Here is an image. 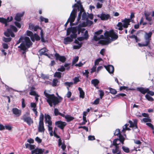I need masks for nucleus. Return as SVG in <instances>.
Masks as SVG:
<instances>
[{
  "instance_id": "1",
  "label": "nucleus",
  "mask_w": 154,
  "mask_h": 154,
  "mask_svg": "<svg viewBox=\"0 0 154 154\" xmlns=\"http://www.w3.org/2000/svg\"><path fill=\"white\" fill-rule=\"evenodd\" d=\"M44 93L46 97L45 99L47 102L51 107L53 106L54 107L58 105L63 100V98L60 96H58V97H57L53 94H49L47 92L46 90L44 91Z\"/></svg>"
},
{
  "instance_id": "2",
  "label": "nucleus",
  "mask_w": 154,
  "mask_h": 154,
  "mask_svg": "<svg viewBox=\"0 0 154 154\" xmlns=\"http://www.w3.org/2000/svg\"><path fill=\"white\" fill-rule=\"evenodd\" d=\"M104 35L106 39L105 40H100L99 42V43L103 45H108L112 41L117 39L118 37L117 33L112 30L106 31Z\"/></svg>"
},
{
  "instance_id": "3",
  "label": "nucleus",
  "mask_w": 154,
  "mask_h": 154,
  "mask_svg": "<svg viewBox=\"0 0 154 154\" xmlns=\"http://www.w3.org/2000/svg\"><path fill=\"white\" fill-rule=\"evenodd\" d=\"M21 42L20 45L18 47V48H21L22 50H24L25 45L27 48H29L32 45V42L30 41L29 37L26 36H21L15 45Z\"/></svg>"
},
{
  "instance_id": "4",
  "label": "nucleus",
  "mask_w": 154,
  "mask_h": 154,
  "mask_svg": "<svg viewBox=\"0 0 154 154\" xmlns=\"http://www.w3.org/2000/svg\"><path fill=\"white\" fill-rule=\"evenodd\" d=\"M152 33L151 32H149L147 33L145 32L144 35V38L145 41L142 43H139L138 44L139 46L142 47L148 46L149 43L150 41L151 40V37Z\"/></svg>"
},
{
  "instance_id": "5",
  "label": "nucleus",
  "mask_w": 154,
  "mask_h": 154,
  "mask_svg": "<svg viewBox=\"0 0 154 154\" xmlns=\"http://www.w3.org/2000/svg\"><path fill=\"white\" fill-rule=\"evenodd\" d=\"M45 122L46 124L48 125L47 126L48 127V130L49 132V134L51 136H53V131L52 125V122L51 120V118L48 114L45 115Z\"/></svg>"
},
{
  "instance_id": "6",
  "label": "nucleus",
  "mask_w": 154,
  "mask_h": 154,
  "mask_svg": "<svg viewBox=\"0 0 154 154\" xmlns=\"http://www.w3.org/2000/svg\"><path fill=\"white\" fill-rule=\"evenodd\" d=\"M77 3L75 4L74 5H73L72 7L73 8L74 7L76 8H74L73 9L76 10V13L77 12V10L80 11L77 19V22H79L81 19L82 14L84 11V9L83 8L80 1L77 2Z\"/></svg>"
},
{
  "instance_id": "7",
  "label": "nucleus",
  "mask_w": 154,
  "mask_h": 154,
  "mask_svg": "<svg viewBox=\"0 0 154 154\" xmlns=\"http://www.w3.org/2000/svg\"><path fill=\"white\" fill-rule=\"evenodd\" d=\"M130 19L125 18L124 20H122V22H119L117 25V26L118 27V29L119 30H122L123 28H127L128 26L130 25Z\"/></svg>"
},
{
  "instance_id": "8",
  "label": "nucleus",
  "mask_w": 154,
  "mask_h": 154,
  "mask_svg": "<svg viewBox=\"0 0 154 154\" xmlns=\"http://www.w3.org/2000/svg\"><path fill=\"white\" fill-rule=\"evenodd\" d=\"M85 30V29L82 27L80 25H79L77 27H72V32L70 35V36H72L73 38H75L77 36V32H78V34H79L80 33L82 34L83 33Z\"/></svg>"
},
{
  "instance_id": "9",
  "label": "nucleus",
  "mask_w": 154,
  "mask_h": 154,
  "mask_svg": "<svg viewBox=\"0 0 154 154\" xmlns=\"http://www.w3.org/2000/svg\"><path fill=\"white\" fill-rule=\"evenodd\" d=\"M125 138L123 136H119V138H117L114 139L113 141V145L115 146V148L118 151H120L119 150V143H117L118 141L120 140L122 144H124V141Z\"/></svg>"
},
{
  "instance_id": "10",
  "label": "nucleus",
  "mask_w": 154,
  "mask_h": 154,
  "mask_svg": "<svg viewBox=\"0 0 154 154\" xmlns=\"http://www.w3.org/2000/svg\"><path fill=\"white\" fill-rule=\"evenodd\" d=\"M76 16V10L75 9H73L68 19L67 22L65 23L64 26L66 27L69 22H70V24L72 23L75 20V17Z\"/></svg>"
},
{
  "instance_id": "11",
  "label": "nucleus",
  "mask_w": 154,
  "mask_h": 154,
  "mask_svg": "<svg viewBox=\"0 0 154 154\" xmlns=\"http://www.w3.org/2000/svg\"><path fill=\"white\" fill-rule=\"evenodd\" d=\"M102 29L100 30H99L95 32L94 34L95 35L94 36L93 39L95 41H97L101 39H103L104 38V36L103 35H101L99 36V35L101 34L103 32Z\"/></svg>"
},
{
  "instance_id": "12",
  "label": "nucleus",
  "mask_w": 154,
  "mask_h": 154,
  "mask_svg": "<svg viewBox=\"0 0 154 154\" xmlns=\"http://www.w3.org/2000/svg\"><path fill=\"white\" fill-rule=\"evenodd\" d=\"M13 19V18L12 16H11L10 17H8L6 19L3 17H0V22L4 24L5 26H6L8 25L7 23L11 21Z\"/></svg>"
},
{
  "instance_id": "13",
  "label": "nucleus",
  "mask_w": 154,
  "mask_h": 154,
  "mask_svg": "<svg viewBox=\"0 0 154 154\" xmlns=\"http://www.w3.org/2000/svg\"><path fill=\"white\" fill-rule=\"evenodd\" d=\"M98 17L100 18L102 20H106L110 18V15L108 14L102 13V14L97 15Z\"/></svg>"
},
{
  "instance_id": "14",
  "label": "nucleus",
  "mask_w": 154,
  "mask_h": 154,
  "mask_svg": "<svg viewBox=\"0 0 154 154\" xmlns=\"http://www.w3.org/2000/svg\"><path fill=\"white\" fill-rule=\"evenodd\" d=\"M55 125L57 127L62 130H63L66 125V123L65 122H63L61 121H58L55 122Z\"/></svg>"
},
{
  "instance_id": "15",
  "label": "nucleus",
  "mask_w": 154,
  "mask_h": 154,
  "mask_svg": "<svg viewBox=\"0 0 154 154\" xmlns=\"http://www.w3.org/2000/svg\"><path fill=\"white\" fill-rule=\"evenodd\" d=\"M21 119L26 122L29 126L33 123V120L30 117H27L25 115L23 116L22 118Z\"/></svg>"
},
{
  "instance_id": "16",
  "label": "nucleus",
  "mask_w": 154,
  "mask_h": 154,
  "mask_svg": "<svg viewBox=\"0 0 154 154\" xmlns=\"http://www.w3.org/2000/svg\"><path fill=\"white\" fill-rule=\"evenodd\" d=\"M29 29L34 31H37L38 29H41V27L38 25L35 26L33 24L30 23L29 26Z\"/></svg>"
},
{
  "instance_id": "17",
  "label": "nucleus",
  "mask_w": 154,
  "mask_h": 154,
  "mask_svg": "<svg viewBox=\"0 0 154 154\" xmlns=\"http://www.w3.org/2000/svg\"><path fill=\"white\" fill-rule=\"evenodd\" d=\"M54 56L56 57V60H59L60 61L64 63L66 60V57L63 56H60L58 53H56L54 54Z\"/></svg>"
},
{
  "instance_id": "18",
  "label": "nucleus",
  "mask_w": 154,
  "mask_h": 154,
  "mask_svg": "<svg viewBox=\"0 0 154 154\" xmlns=\"http://www.w3.org/2000/svg\"><path fill=\"white\" fill-rule=\"evenodd\" d=\"M137 120L136 119H134L133 122L129 120L128 122V123L130 125L129 127L131 128H137Z\"/></svg>"
},
{
  "instance_id": "19",
  "label": "nucleus",
  "mask_w": 154,
  "mask_h": 154,
  "mask_svg": "<svg viewBox=\"0 0 154 154\" xmlns=\"http://www.w3.org/2000/svg\"><path fill=\"white\" fill-rule=\"evenodd\" d=\"M106 70L110 74L113 73L114 71V67L112 65H105L104 66Z\"/></svg>"
},
{
  "instance_id": "20",
  "label": "nucleus",
  "mask_w": 154,
  "mask_h": 154,
  "mask_svg": "<svg viewBox=\"0 0 154 154\" xmlns=\"http://www.w3.org/2000/svg\"><path fill=\"white\" fill-rule=\"evenodd\" d=\"M44 149L37 148L31 151V154H42L44 152Z\"/></svg>"
},
{
  "instance_id": "21",
  "label": "nucleus",
  "mask_w": 154,
  "mask_h": 154,
  "mask_svg": "<svg viewBox=\"0 0 154 154\" xmlns=\"http://www.w3.org/2000/svg\"><path fill=\"white\" fill-rule=\"evenodd\" d=\"M4 35L7 37H9L10 35L12 37L15 36L14 34L13 33L11 29H8L5 32Z\"/></svg>"
},
{
  "instance_id": "22",
  "label": "nucleus",
  "mask_w": 154,
  "mask_h": 154,
  "mask_svg": "<svg viewBox=\"0 0 154 154\" xmlns=\"http://www.w3.org/2000/svg\"><path fill=\"white\" fill-rule=\"evenodd\" d=\"M136 90L144 94L146 93H147L148 91H149V88H145L142 87H137L136 88Z\"/></svg>"
},
{
  "instance_id": "23",
  "label": "nucleus",
  "mask_w": 154,
  "mask_h": 154,
  "mask_svg": "<svg viewBox=\"0 0 154 154\" xmlns=\"http://www.w3.org/2000/svg\"><path fill=\"white\" fill-rule=\"evenodd\" d=\"M75 38L70 35V36H67L64 38L63 43L65 44H67L69 42H72L73 39Z\"/></svg>"
},
{
  "instance_id": "24",
  "label": "nucleus",
  "mask_w": 154,
  "mask_h": 154,
  "mask_svg": "<svg viewBox=\"0 0 154 154\" xmlns=\"http://www.w3.org/2000/svg\"><path fill=\"white\" fill-rule=\"evenodd\" d=\"M12 112L17 117H18L21 115V110L17 108H13L12 109Z\"/></svg>"
},
{
  "instance_id": "25",
  "label": "nucleus",
  "mask_w": 154,
  "mask_h": 154,
  "mask_svg": "<svg viewBox=\"0 0 154 154\" xmlns=\"http://www.w3.org/2000/svg\"><path fill=\"white\" fill-rule=\"evenodd\" d=\"M38 130L39 132L44 133L45 129L44 126V123H39Z\"/></svg>"
},
{
  "instance_id": "26",
  "label": "nucleus",
  "mask_w": 154,
  "mask_h": 154,
  "mask_svg": "<svg viewBox=\"0 0 154 154\" xmlns=\"http://www.w3.org/2000/svg\"><path fill=\"white\" fill-rule=\"evenodd\" d=\"M23 14L22 13H17L14 19L17 21L19 22L21 20V17L23 16Z\"/></svg>"
},
{
  "instance_id": "27",
  "label": "nucleus",
  "mask_w": 154,
  "mask_h": 154,
  "mask_svg": "<svg viewBox=\"0 0 154 154\" xmlns=\"http://www.w3.org/2000/svg\"><path fill=\"white\" fill-rule=\"evenodd\" d=\"M78 89L79 92L80 97L82 99L84 98L85 97V92L84 91L82 88L80 87H79Z\"/></svg>"
},
{
  "instance_id": "28",
  "label": "nucleus",
  "mask_w": 154,
  "mask_h": 154,
  "mask_svg": "<svg viewBox=\"0 0 154 154\" xmlns=\"http://www.w3.org/2000/svg\"><path fill=\"white\" fill-rule=\"evenodd\" d=\"M99 82V81L98 79H92L91 81V84H93L95 87L98 84Z\"/></svg>"
},
{
  "instance_id": "29",
  "label": "nucleus",
  "mask_w": 154,
  "mask_h": 154,
  "mask_svg": "<svg viewBox=\"0 0 154 154\" xmlns=\"http://www.w3.org/2000/svg\"><path fill=\"white\" fill-rule=\"evenodd\" d=\"M32 37L34 39L33 41H32L33 42H34L35 40L38 41L40 39V37L37 33L34 34Z\"/></svg>"
},
{
  "instance_id": "30",
  "label": "nucleus",
  "mask_w": 154,
  "mask_h": 154,
  "mask_svg": "<svg viewBox=\"0 0 154 154\" xmlns=\"http://www.w3.org/2000/svg\"><path fill=\"white\" fill-rule=\"evenodd\" d=\"M48 51V50L45 48H44L39 50L38 52L39 53V55L40 56H42L43 55L45 52Z\"/></svg>"
},
{
  "instance_id": "31",
  "label": "nucleus",
  "mask_w": 154,
  "mask_h": 154,
  "mask_svg": "<svg viewBox=\"0 0 154 154\" xmlns=\"http://www.w3.org/2000/svg\"><path fill=\"white\" fill-rule=\"evenodd\" d=\"M65 119H66L67 122H69L74 119V118L69 115H66L65 116Z\"/></svg>"
},
{
  "instance_id": "32",
  "label": "nucleus",
  "mask_w": 154,
  "mask_h": 154,
  "mask_svg": "<svg viewBox=\"0 0 154 154\" xmlns=\"http://www.w3.org/2000/svg\"><path fill=\"white\" fill-rule=\"evenodd\" d=\"M26 34L27 35L30 37L31 40L33 41L34 39L32 37L34 34L32 32L30 31L27 30L26 31Z\"/></svg>"
},
{
  "instance_id": "33",
  "label": "nucleus",
  "mask_w": 154,
  "mask_h": 154,
  "mask_svg": "<svg viewBox=\"0 0 154 154\" xmlns=\"http://www.w3.org/2000/svg\"><path fill=\"white\" fill-rule=\"evenodd\" d=\"M129 37L131 39H134L137 42L140 41V39L137 37V36L135 35H130L129 36Z\"/></svg>"
},
{
  "instance_id": "34",
  "label": "nucleus",
  "mask_w": 154,
  "mask_h": 154,
  "mask_svg": "<svg viewBox=\"0 0 154 154\" xmlns=\"http://www.w3.org/2000/svg\"><path fill=\"white\" fill-rule=\"evenodd\" d=\"M40 19L41 22L44 21L45 23H47L48 22V18H44L42 16L40 17Z\"/></svg>"
},
{
  "instance_id": "35",
  "label": "nucleus",
  "mask_w": 154,
  "mask_h": 154,
  "mask_svg": "<svg viewBox=\"0 0 154 154\" xmlns=\"http://www.w3.org/2000/svg\"><path fill=\"white\" fill-rule=\"evenodd\" d=\"M145 97L149 101H152L154 100L153 98L152 97L150 96L148 94H146L145 96Z\"/></svg>"
},
{
  "instance_id": "36",
  "label": "nucleus",
  "mask_w": 154,
  "mask_h": 154,
  "mask_svg": "<svg viewBox=\"0 0 154 154\" xmlns=\"http://www.w3.org/2000/svg\"><path fill=\"white\" fill-rule=\"evenodd\" d=\"M114 134L115 135L119 136H119H123L121 134V132H120V130L118 129H116V130L115 131V132L114 133Z\"/></svg>"
},
{
  "instance_id": "37",
  "label": "nucleus",
  "mask_w": 154,
  "mask_h": 154,
  "mask_svg": "<svg viewBox=\"0 0 154 154\" xmlns=\"http://www.w3.org/2000/svg\"><path fill=\"white\" fill-rule=\"evenodd\" d=\"M109 92L113 94L114 95L117 93V91L114 89L109 88Z\"/></svg>"
},
{
  "instance_id": "38",
  "label": "nucleus",
  "mask_w": 154,
  "mask_h": 154,
  "mask_svg": "<svg viewBox=\"0 0 154 154\" xmlns=\"http://www.w3.org/2000/svg\"><path fill=\"white\" fill-rule=\"evenodd\" d=\"M58 82V80L56 79H53V82H52V85L53 86H57V83Z\"/></svg>"
},
{
  "instance_id": "39",
  "label": "nucleus",
  "mask_w": 154,
  "mask_h": 154,
  "mask_svg": "<svg viewBox=\"0 0 154 154\" xmlns=\"http://www.w3.org/2000/svg\"><path fill=\"white\" fill-rule=\"evenodd\" d=\"M44 116L42 113H41L39 118V123H44L43 119H44Z\"/></svg>"
},
{
  "instance_id": "40",
  "label": "nucleus",
  "mask_w": 154,
  "mask_h": 154,
  "mask_svg": "<svg viewBox=\"0 0 154 154\" xmlns=\"http://www.w3.org/2000/svg\"><path fill=\"white\" fill-rule=\"evenodd\" d=\"M64 84L65 85L68 86V87H67V88L68 90H69V87H70L71 85H72L73 84V83L72 82H66L64 83Z\"/></svg>"
},
{
  "instance_id": "41",
  "label": "nucleus",
  "mask_w": 154,
  "mask_h": 154,
  "mask_svg": "<svg viewBox=\"0 0 154 154\" xmlns=\"http://www.w3.org/2000/svg\"><path fill=\"white\" fill-rule=\"evenodd\" d=\"M54 77H57L60 79L61 78V73L60 72H56L54 75Z\"/></svg>"
},
{
  "instance_id": "42",
  "label": "nucleus",
  "mask_w": 154,
  "mask_h": 154,
  "mask_svg": "<svg viewBox=\"0 0 154 154\" xmlns=\"http://www.w3.org/2000/svg\"><path fill=\"white\" fill-rule=\"evenodd\" d=\"M122 149L123 151L126 153H128L130 152L129 148L124 146H122Z\"/></svg>"
},
{
  "instance_id": "43",
  "label": "nucleus",
  "mask_w": 154,
  "mask_h": 154,
  "mask_svg": "<svg viewBox=\"0 0 154 154\" xmlns=\"http://www.w3.org/2000/svg\"><path fill=\"white\" fill-rule=\"evenodd\" d=\"M82 35H83V37H84V38L85 39V40H87L88 38V31L87 30H86L84 33V35H82Z\"/></svg>"
},
{
  "instance_id": "44",
  "label": "nucleus",
  "mask_w": 154,
  "mask_h": 154,
  "mask_svg": "<svg viewBox=\"0 0 154 154\" xmlns=\"http://www.w3.org/2000/svg\"><path fill=\"white\" fill-rule=\"evenodd\" d=\"M82 42H80V44H78L77 45H75L73 46V48L74 49H79L82 46Z\"/></svg>"
},
{
  "instance_id": "45",
  "label": "nucleus",
  "mask_w": 154,
  "mask_h": 154,
  "mask_svg": "<svg viewBox=\"0 0 154 154\" xmlns=\"http://www.w3.org/2000/svg\"><path fill=\"white\" fill-rule=\"evenodd\" d=\"M88 16L86 13L84 12L82 15V20H85L87 19Z\"/></svg>"
},
{
  "instance_id": "46",
  "label": "nucleus",
  "mask_w": 154,
  "mask_h": 154,
  "mask_svg": "<svg viewBox=\"0 0 154 154\" xmlns=\"http://www.w3.org/2000/svg\"><path fill=\"white\" fill-rule=\"evenodd\" d=\"M102 60V59L101 58L97 59L95 61L94 65L95 66L99 64L100 62Z\"/></svg>"
},
{
  "instance_id": "47",
  "label": "nucleus",
  "mask_w": 154,
  "mask_h": 154,
  "mask_svg": "<svg viewBox=\"0 0 154 154\" xmlns=\"http://www.w3.org/2000/svg\"><path fill=\"white\" fill-rule=\"evenodd\" d=\"M11 40V38L10 37H9L8 38L3 37V41L6 42H10Z\"/></svg>"
},
{
  "instance_id": "48",
  "label": "nucleus",
  "mask_w": 154,
  "mask_h": 154,
  "mask_svg": "<svg viewBox=\"0 0 154 154\" xmlns=\"http://www.w3.org/2000/svg\"><path fill=\"white\" fill-rule=\"evenodd\" d=\"M9 29H11L12 31L13 30L15 32H17V28L14 26L12 25H10Z\"/></svg>"
},
{
  "instance_id": "49",
  "label": "nucleus",
  "mask_w": 154,
  "mask_h": 154,
  "mask_svg": "<svg viewBox=\"0 0 154 154\" xmlns=\"http://www.w3.org/2000/svg\"><path fill=\"white\" fill-rule=\"evenodd\" d=\"M5 129L7 130L10 131L12 129V127L9 125H5Z\"/></svg>"
},
{
  "instance_id": "50",
  "label": "nucleus",
  "mask_w": 154,
  "mask_h": 154,
  "mask_svg": "<svg viewBox=\"0 0 154 154\" xmlns=\"http://www.w3.org/2000/svg\"><path fill=\"white\" fill-rule=\"evenodd\" d=\"M72 28H68L66 30V35H70L71 32H72Z\"/></svg>"
},
{
  "instance_id": "51",
  "label": "nucleus",
  "mask_w": 154,
  "mask_h": 154,
  "mask_svg": "<svg viewBox=\"0 0 154 154\" xmlns=\"http://www.w3.org/2000/svg\"><path fill=\"white\" fill-rule=\"evenodd\" d=\"M27 48L26 46L25 45V48L24 50H22L21 49V48H19V51H23L22 52V54H26V50L27 49V48Z\"/></svg>"
},
{
  "instance_id": "52",
  "label": "nucleus",
  "mask_w": 154,
  "mask_h": 154,
  "mask_svg": "<svg viewBox=\"0 0 154 154\" xmlns=\"http://www.w3.org/2000/svg\"><path fill=\"white\" fill-rule=\"evenodd\" d=\"M86 23L87 26H90L93 23V22L90 20H88V19L86 20Z\"/></svg>"
},
{
  "instance_id": "53",
  "label": "nucleus",
  "mask_w": 154,
  "mask_h": 154,
  "mask_svg": "<svg viewBox=\"0 0 154 154\" xmlns=\"http://www.w3.org/2000/svg\"><path fill=\"white\" fill-rule=\"evenodd\" d=\"M65 70V68L64 67V66H61L60 68L57 69V70L60 72H63Z\"/></svg>"
},
{
  "instance_id": "54",
  "label": "nucleus",
  "mask_w": 154,
  "mask_h": 154,
  "mask_svg": "<svg viewBox=\"0 0 154 154\" xmlns=\"http://www.w3.org/2000/svg\"><path fill=\"white\" fill-rule=\"evenodd\" d=\"M70 63H65V64L64 66L65 68H66V70H68L70 68Z\"/></svg>"
},
{
  "instance_id": "55",
  "label": "nucleus",
  "mask_w": 154,
  "mask_h": 154,
  "mask_svg": "<svg viewBox=\"0 0 154 154\" xmlns=\"http://www.w3.org/2000/svg\"><path fill=\"white\" fill-rule=\"evenodd\" d=\"M54 115L55 116H57L58 115H59L60 112H59L57 108H55L54 109Z\"/></svg>"
},
{
  "instance_id": "56",
  "label": "nucleus",
  "mask_w": 154,
  "mask_h": 154,
  "mask_svg": "<svg viewBox=\"0 0 154 154\" xmlns=\"http://www.w3.org/2000/svg\"><path fill=\"white\" fill-rule=\"evenodd\" d=\"M85 72H83V74L84 75H85L87 78L88 77V74L89 73L88 70H85Z\"/></svg>"
},
{
  "instance_id": "57",
  "label": "nucleus",
  "mask_w": 154,
  "mask_h": 154,
  "mask_svg": "<svg viewBox=\"0 0 154 154\" xmlns=\"http://www.w3.org/2000/svg\"><path fill=\"white\" fill-rule=\"evenodd\" d=\"M142 120L144 122H151V119L149 118H144Z\"/></svg>"
},
{
  "instance_id": "58",
  "label": "nucleus",
  "mask_w": 154,
  "mask_h": 154,
  "mask_svg": "<svg viewBox=\"0 0 154 154\" xmlns=\"http://www.w3.org/2000/svg\"><path fill=\"white\" fill-rule=\"evenodd\" d=\"M79 60V57L78 56L75 57L72 60V63L74 64V63L77 62Z\"/></svg>"
},
{
  "instance_id": "59",
  "label": "nucleus",
  "mask_w": 154,
  "mask_h": 154,
  "mask_svg": "<svg viewBox=\"0 0 154 154\" xmlns=\"http://www.w3.org/2000/svg\"><path fill=\"white\" fill-rule=\"evenodd\" d=\"M35 141H36L38 143H40L42 142V140L39 137H37L35 139Z\"/></svg>"
},
{
  "instance_id": "60",
  "label": "nucleus",
  "mask_w": 154,
  "mask_h": 154,
  "mask_svg": "<svg viewBox=\"0 0 154 154\" xmlns=\"http://www.w3.org/2000/svg\"><path fill=\"white\" fill-rule=\"evenodd\" d=\"M73 80L74 81V83L75 84H76L77 82L80 81L78 77H75L73 79Z\"/></svg>"
},
{
  "instance_id": "61",
  "label": "nucleus",
  "mask_w": 154,
  "mask_h": 154,
  "mask_svg": "<svg viewBox=\"0 0 154 154\" xmlns=\"http://www.w3.org/2000/svg\"><path fill=\"white\" fill-rule=\"evenodd\" d=\"M41 77L44 79H47L48 78V76L43 73L41 74Z\"/></svg>"
},
{
  "instance_id": "62",
  "label": "nucleus",
  "mask_w": 154,
  "mask_h": 154,
  "mask_svg": "<svg viewBox=\"0 0 154 154\" xmlns=\"http://www.w3.org/2000/svg\"><path fill=\"white\" fill-rule=\"evenodd\" d=\"M14 23L15 24V26H17L18 28H20L21 27V25H20V24L19 23L15 21L14 22Z\"/></svg>"
},
{
  "instance_id": "63",
  "label": "nucleus",
  "mask_w": 154,
  "mask_h": 154,
  "mask_svg": "<svg viewBox=\"0 0 154 154\" xmlns=\"http://www.w3.org/2000/svg\"><path fill=\"white\" fill-rule=\"evenodd\" d=\"M146 124L150 128L152 129H154V127L153 125L150 123H146Z\"/></svg>"
},
{
  "instance_id": "64",
  "label": "nucleus",
  "mask_w": 154,
  "mask_h": 154,
  "mask_svg": "<svg viewBox=\"0 0 154 154\" xmlns=\"http://www.w3.org/2000/svg\"><path fill=\"white\" fill-rule=\"evenodd\" d=\"M96 66L94 65L91 69V72L92 73L95 72L96 71Z\"/></svg>"
}]
</instances>
